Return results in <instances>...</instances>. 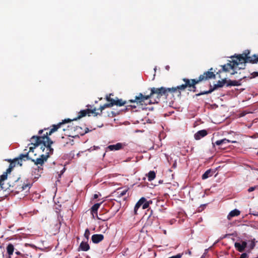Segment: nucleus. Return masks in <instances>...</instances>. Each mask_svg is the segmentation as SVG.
<instances>
[{"instance_id":"1","label":"nucleus","mask_w":258,"mask_h":258,"mask_svg":"<svg viewBox=\"0 0 258 258\" xmlns=\"http://www.w3.org/2000/svg\"><path fill=\"white\" fill-rule=\"evenodd\" d=\"M213 68H211L208 71L204 72L202 75H200L198 79H188L186 78L183 79L184 82V84L177 86L175 87L166 88L167 95L169 94L172 95H176L178 97L181 96V91H184L186 88H188V90L194 92H197L196 84L201 82L206 81L210 79H215V71L213 72Z\"/></svg>"},{"instance_id":"2","label":"nucleus","mask_w":258,"mask_h":258,"mask_svg":"<svg viewBox=\"0 0 258 258\" xmlns=\"http://www.w3.org/2000/svg\"><path fill=\"white\" fill-rule=\"evenodd\" d=\"M69 121H70L69 119H64L57 124L52 125V127L50 129L49 132H46V133L44 134L43 136H33L31 139L32 142L31 144L34 146L30 147L29 148V150L28 152L29 154L30 152H33L34 149L36 147L41 144L43 145V146H42L41 148L42 149L43 151H44L45 147H46L47 151H49L50 153H53V149L51 147V145L53 144V142L48 136H50L53 133L56 131L60 127H63L64 124Z\"/></svg>"},{"instance_id":"3","label":"nucleus","mask_w":258,"mask_h":258,"mask_svg":"<svg viewBox=\"0 0 258 258\" xmlns=\"http://www.w3.org/2000/svg\"><path fill=\"white\" fill-rule=\"evenodd\" d=\"M238 55L239 54H237L236 56H233V58H236V59H233L232 61H229V63L222 66V70H219L217 72V74H219L222 72H229L230 70H232L233 72L231 74L234 75L237 73V70L243 69L244 68L239 67V65H242L244 62H240L239 61L238 59Z\"/></svg>"},{"instance_id":"4","label":"nucleus","mask_w":258,"mask_h":258,"mask_svg":"<svg viewBox=\"0 0 258 258\" xmlns=\"http://www.w3.org/2000/svg\"><path fill=\"white\" fill-rule=\"evenodd\" d=\"M150 90L151 91L150 93L151 100H154V102H152V103H158L162 97H165L166 98H167L168 96L167 88L165 87H153L151 88Z\"/></svg>"},{"instance_id":"5","label":"nucleus","mask_w":258,"mask_h":258,"mask_svg":"<svg viewBox=\"0 0 258 258\" xmlns=\"http://www.w3.org/2000/svg\"><path fill=\"white\" fill-rule=\"evenodd\" d=\"M250 50H245L242 54H239L238 59L240 62H244V63H256L258 62V55L253 54L250 55Z\"/></svg>"},{"instance_id":"6","label":"nucleus","mask_w":258,"mask_h":258,"mask_svg":"<svg viewBox=\"0 0 258 258\" xmlns=\"http://www.w3.org/2000/svg\"><path fill=\"white\" fill-rule=\"evenodd\" d=\"M146 102H148V104L152 103L150 94L146 95H143L141 93H139L135 96L134 99H131L128 100V102L136 103L138 105H143V104H147Z\"/></svg>"},{"instance_id":"7","label":"nucleus","mask_w":258,"mask_h":258,"mask_svg":"<svg viewBox=\"0 0 258 258\" xmlns=\"http://www.w3.org/2000/svg\"><path fill=\"white\" fill-rule=\"evenodd\" d=\"M96 108H94L92 109L87 108L84 110H82L79 112L78 116L76 118L73 119V120L70 119V121L65 123L63 125V127H61V128H62V130L63 131H66L67 129L64 126L66 123L71 122L72 120H76L77 119H80L81 118L85 116L86 115H88L89 116H90L91 113H92L94 116H96L98 115L99 113L98 112H96ZM69 119L70 120V119Z\"/></svg>"},{"instance_id":"8","label":"nucleus","mask_w":258,"mask_h":258,"mask_svg":"<svg viewBox=\"0 0 258 258\" xmlns=\"http://www.w3.org/2000/svg\"><path fill=\"white\" fill-rule=\"evenodd\" d=\"M26 153H28V159H27V160H31L32 162H34L36 165L42 166L44 162H46L49 157L50 155L52 154L53 153H50V152L48 151L46 154H42L40 155L39 158H37L36 159H32L29 156L28 152H27Z\"/></svg>"},{"instance_id":"9","label":"nucleus","mask_w":258,"mask_h":258,"mask_svg":"<svg viewBox=\"0 0 258 258\" xmlns=\"http://www.w3.org/2000/svg\"><path fill=\"white\" fill-rule=\"evenodd\" d=\"M27 158L28 153L21 154L17 158L14 159L13 160H10V164L9 167L13 169L16 165L21 166L23 164V162L27 161Z\"/></svg>"},{"instance_id":"10","label":"nucleus","mask_w":258,"mask_h":258,"mask_svg":"<svg viewBox=\"0 0 258 258\" xmlns=\"http://www.w3.org/2000/svg\"><path fill=\"white\" fill-rule=\"evenodd\" d=\"M226 80L225 79L222 80V81H219L217 84L214 85L213 88H211L208 91H205L203 92H201L200 93L197 94L196 95L197 96H201L202 95L210 94V93H212L214 90L216 89L217 88L223 87L224 86V85L226 83Z\"/></svg>"},{"instance_id":"11","label":"nucleus","mask_w":258,"mask_h":258,"mask_svg":"<svg viewBox=\"0 0 258 258\" xmlns=\"http://www.w3.org/2000/svg\"><path fill=\"white\" fill-rule=\"evenodd\" d=\"M247 243L245 241H241V243L236 242L234 243L235 249L239 252H243L247 247Z\"/></svg>"},{"instance_id":"12","label":"nucleus","mask_w":258,"mask_h":258,"mask_svg":"<svg viewBox=\"0 0 258 258\" xmlns=\"http://www.w3.org/2000/svg\"><path fill=\"white\" fill-rule=\"evenodd\" d=\"M208 134V132L206 130H202L199 131L194 135V138L196 140H200L202 138L206 136Z\"/></svg>"},{"instance_id":"13","label":"nucleus","mask_w":258,"mask_h":258,"mask_svg":"<svg viewBox=\"0 0 258 258\" xmlns=\"http://www.w3.org/2000/svg\"><path fill=\"white\" fill-rule=\"evenodd\" d=\"M92 241L94 243H98L104 239V235L101 234H95L92 236Z\"/></svg>"},{"instance_id":"14","label":"nucleus","mask_w":258,"mask_h":258,"mask_svg":"<svg viewBox=\"0 0 258 258\" xmlns=\"http://www.w3.org/2000/svg\"><path fill=\"white\" fill-rule=\"evenodd\" d=\"M146 202V198L144 197L141 198L138 202L136 203L134 208V213L137 214V211L138 209L141 207L143 206L144 203Z\"/></svg>"},{"instance_id":"15","label":"nucleus","mask_w":258,"mask_h":258,"mask_svg":"<svg viewBox=\"0 0 258 258\" xmlns=\"http://www.w3.org/2000/svg\"><path fill=\"white\" fill-rule=\"evenodd\" d=\"M123 144L121 143H118L115 145H111L108 146V149L110 151L118 150L122 149Z\"/></svg>"},{"instance_id":"16","label":"nucleus","mask_w":258,"mask_h":258,"mask_svg":"<svg viewBox=\"0 0 258 258\" xmlns=\"http://www.w3.org/2000/svg\"><path fill=\"white\" fill-rule=\"evenodd\" d=\"M90 249V246L87 242L82 241L79 246V250L87 251Z\"/></svg>"},{"instance_id":"17","label":"nucleus","mask_w":258,"mask_h":258,"mask_svg":"<svg viewBox=\"0 0 258 258\" xmlns=\"http://www.w3.org/2000/svg\"><path fill=\"white\" fill-rule=\"evenodd\" d=\"M240 211L237 209H234L231 211L227 216V219L230 220L232 217L238 216L240 215Z\"/></svg>"},{"instance_id":"18","label":"nucleus","mask_w":258,"mask_h":258,"mask_svg":"<svg viewBox=\"0 0 258 258\" xmlns=\"http://www.w3.org/2000/svg\"><path fill=\"white\" fill-rule=\"evenodd\" d=\"M102 203L95 204L91 209V212L94 216V214L97 215V211Z\"/></svg>"},{"instance_id":"19","label":"nucleus","mask_w":258,"mask_h":258,"mask_svg":"<svg viewBox=\"0 0 258 258\" xmlns=\"http://www.w3.org/2000/svg\"><path fill=\"white\" fill-rule=\"evenodd\" d=\"M97 218L99 220H102L103 221H105L108 220L110 217L107 216L105 215V213H103V211H101L99 213V216L96 215Z\"/></svg>"},{"instance_id":"20","label":"nucleus","mask_w":258,"mask_h":258,"mask_svg":"<svg viewBox=\"0 0 258 258\" xmlns=\"http://www.w3.org/2000/svg\"><path fill=\"white\" fill-rule=\"evenodd\" d=\"M230 142H232V143H235L236 142L235 141H231L229 140H227L226 139H223L222 140H218L217 141L215 142V144L218 145V146H220V145H222L223 144H226L227 143H229Z\"/></svg>"},{"instance_id":"21","label":"nucleus","mask_w":258,"mask_h":258,"mask_svg":"<svg viewBox=\"0 0 258 258\" xmlns=\"http://www.w3.org/2000/svg\"><path fill=\"white\" fill-rule=\"evenodd\" d=\"M128 102L125 101H123L122 99H117V100H115L114 102H113V106L116 105L118 106H122L125 104H127Z\"/></svg>"},{"instance_id":"22","label":"nucleus","mask_w":258,"mask_h":258,"mask_svg":"<svg viewBox=\"0 0 258 258\" xmlns=\"http://www.w3.org/2000/svg\"><path fill=\"white\" fill-rule=\"evenodd\" d=\"M213 171L212 169H210L207 170L202 176V179H206L209 177H211L213 175Z\"/></svg>"},{"instance_id":"23","label":"nucleus","mask_w":258,"mask_h":258,"mask_svg":"<svg viewBox=\"0 0 258 258\" xmlns=\"http://www.w3.org/2000/svg\"><path fill=\"white\" fill-rule=\"evenodd\" d=\"M241 85L240 80L236 81V80H229L227 82V86H238Z\"/></svg>"},{"instance_id":"24","label":"nucleus","mask_w":258,"mask_h":258,"mask_svg":"<svg viewBox=\"0 0 258 258\" xmlns=\"http://www.w3.org/2000/svg\"><path fill=\"white\" fill-rule=\"evenodd\" d=\"M146 176L148 177V180L151 181L155 178L156 173L154 171H150L148 174H146Z\"/></svg>"},{"instance_id":"25","label":"nucleus","mask_w":258,"mask_h":258,"mask_svg":"<svg viewBox=\"0 0 258 258\" xmlns=\"http://www.w3.org/2000/svg\"><path fill=\"white\" fill-rule=\"evenodd\" d=\"M7 252L9 255L10 256L12 255L14 250V247L12 244L10 243L8 245L7 247Z\"/></svg>"},{"instance_id":"26","label":"nucleus","mask_w":258,"mask_h":258,"mask_svg":"<svg viewBox=\"0 0 258 258\" xmlns=\"http://www.w3.org/2000/svg\"><path fill=\"white\" fill-rule=\"evenodd\" d=\"M127 192V190H120L119 189H118V190L115 192V196L117 198H121L123 196H124Z\"/></svg>"},{"instance_id":"27","label":"nucleus","mask_w":258,"mask_h":258,"mask_svg":"<svg viewBox=\"0 0 258 258\" xmlns=\"http://www.w3.org/2000/svg\"><path fill=\"white\" fill-rule=\"evenodd\" d=\"M8 175L7 174V173H4V174L1 175V178H0V187L2 189H4V187H3V185L4 184L3 181L6 180L7 178Z\"/></svg>"},{"instance_id":"28","label":"nucleus","mask_w":258,"mask_h":258,"mask_svg":"<svg viewBox=\"0 0 258 258\" xmlns=\"http://www.w3.org/2000/svg\"><path fill=\"white\" fill-rule=\"evenodd\" d=\"M28 187H29L28 184L23 183L22 184L18 185L17 187H16V189L18 190V191H21L26 189Z\"/></svg>"},{"instance_id":"29","label":"nucleus","mask_w":258,"mask_h":258,"mask_svg":"<svg viewBox=\"0 0 258 258\" xmlns=\"http://www.w3.org/2000/svg\"><path fill=\"white\" fill-rule=\"evenodd\" d=\"M255 239H254L253 240H252L250 243V244L248 246V249L247 250V252L248 253H250L251 251V250H252L254 247H255V244L254 242Z\"/></svg>"},{"instance_id":"30","label":"nucleus","mask_w":258,"mask_h":258,"mask_svg":"<svg viewBox=\"0 0 258 258\" xmlns=\"http://www.w3.org/2000/svg\"><path fill=\"white\" fill-rule=\"evenodd\" d=\"M151 204H152V201L151 200L148 201L146 199V202L144 203V204L142 206L143 209H146L148 208L149 207V205Z\"/></svg>"},{"instance_id":"31","label":"nucleus","mask_w":258,"mask_h":258,"mask_svg":"<svg viewBox=\"0 0 258 258\" xmlns=\"http://www.w3.org/2000/svg\"><path fill=\"white\" fill-rule=\"evenodd\" d=\"M90 231L88 229H86L85 230V233H84V237L85 238H86V239L87 240L89 239V236H90Z\"/></svg>"},{"instance_id":"32","label":"nucleus","mask_w":258,"mask_h":258,"mask_svg":"<svg viewBox=\"0 0 258 258\" xmlns=\"http://www.w3.org/2000/svg\"><path fill=\"white\" fill-rule=\"evenodd\" d=\"M136 108V106L135 105H126V110H132V109H135Z\"/></svg>"},{"instance_id":"33","label":"nucleus","mask_w":258,"mask_h":258,"mask_svg":"<svg viewBox=\"0 0 258 258\" xmlns=\"http://www.w3.org/2000/svg\"><path fill=\"white\" fill-rule=\"evenodd\" d=\"M106 99L107 101L109 102V103H113V102H114L115 100L114 99L111 98L110 97V94L109 96H106Z\"/></svg>"},{"instance_id":"34","label":"nucleus","mask_w":258,"mask_h":258,"mask_svg":"<svg viewBox=\"0 0 258 258\" xmlns=\"http://www.w3.org/2000/svg\"><path fill=\"white\" fill-rule=\"evenodd\" d=\"M258 188V185H256V186H252V187H250L247 191L249 192H250L253 190H254L255 189L257 188Z\"/></svg>"},{"instance_id":"35","label":"nucleus","mask_w":258,"mask_h":258,"mask_svg":"<svg viewBox=\"0 0 258 258\" xmlns=\"http://www.w3.org/2000/svg\"><path fill=\"white\" fill-rule=\"evenodd\" d=\"M247 253V251L246 252L242 253L239 258H248V256Z\"/></svg>"},{"instance_id":"36","label":"nucleus","mask_w":258,"mask_h":258,"mask_svg":"<svg viewBox=\"0 0 258 258\" xmlns=\"http://www.w3.org/2000/svg\"><path fill=\"white\" fill-rule=\"evenodd\" d=\"M103 105H104V107H105V108L111 107L113 106V103H105Z\"/></svg>"},{"instance_id":"37","label":"nucleus","mask_w":258,"mask_h":258,"mask_svg":"<svg viewBox=\"0 0 258 258\" xmlns=\"http://www.w3.org/2000/svg\"><path fill=\"white\" fill-rule=\"evenodd\" d=\"M105 109V107H104V105H101L100 106V107H99V108L98 109V110H100V112H98L99 114H98V115H102V111Z\"/></svg>"},{"instance_id":"38","label":"nucleus","mask_w":258,"mask_h":258,"mask_svg":"<svg viewBox=\"0 0 258 258\" xmlns=\"http://www.w3.org/2000/svg\"><path fill=\"white\" fill-rule=\"evenodd\" d=\"M252 77L250 78H254L258 77V72H254L251 74Z\"/></svg>"},{"instance_id":"39","label":"nucleus","mask_w":258,"mask_h":258,"mask_svg":"<svg viewBox=\"0 0 258 258\" xmlns=\"http://www.w3.org/2000/svg\"><path fill=\"white\" fill-rule=\"evenodd\" d=\"M182 253H178L175 255L169 257L168 258H181L182 256Z\"/></svg>"},{"instance_id":"40","label":"nucleus","mask_w":258,"mask_h":258,"mask_svg":"<svg viewBox=\"0 0 258 258\" xmlns=\"http://www.w3.org/2000/svg\"><path fill=\"white\" fill-rule=\"evenodd\" d=\"M12 169L13 168H12V167H9V168L7 169L6 172L5 173H7V174L8 175V173H10L12 171Z\"/></svg>"},{"instance_id":"41","label":"nucleus","mask_w":258,"mask_h":258,"mask_svg":"<svg viewBox=\"0 0 258 258\" xmlns=\"http://www.w3.org/2000/svg\"><path fill=\"white\" fill-rule=\"evenodd\" d=\"M184 253L185 254H188L189 255H190L191 254V252L190 250H189V249H187V250L185 251Z\"/></svg>"},{"instance_id":"42","label":"nucleus","mask_w":258,"mask_h":258,"mask_svg":"<svg viewBox=\"0 0 258 258\" xmlns=\"http://www.w3.org/2000/svg\"><path fill=\"white\" fill-rule=\"evenodd\" d=\"M46 130V128H44V130H39V132H38V134L39 135L43 133V131L44 130Z\"/></svg>"},{"instance_id":"43","label":"nucleus","mask_w":258,"mask_h":258,"mask_svg":"<svg viewBox=\"0 0 258 258\" xmlns=\"http://www.w3.org/2000/svg\"><path fill=\"white\" fill-rule=\"evenodd\" d=\"M93 197L95 199H97L98 198V195L97 194H94Z\"/></svg>"},{"instance_id":"44","label":"nucleus","mask_w":258,"mask_h":258,"mask_svg":"<svg viewBox=\"0 0 258 258\" xmlns=\"http://www.w3.org/2000/svg\"><path fill=\"white\" fill-rule=\"evenodd\" d=\"M165 68H166V69L167 70H168H168H169V69H170V67H169V66H166V67H165Z\"/></svg>"},{"instance_id":"45","label":"nucleus","mask_w":258,"mask_h":258,"mask_svg":"<svg viewBox=\"0 0 258 258\" xmlns=\"http://www.w3.org/2000/svg\"><path fill=\"white\" fill-rule=\"evenodd\" d=\"M16 253L17 254V255H19L20 254V252L19 251H16Z\"/></svg>"},{"instance_id":"46","label":"nucleus","mask_w":258,"mask_h":258,"mask_svg":"<svg viewBox=\"0 0 258 258\" xmlns=\"http://www.w3.org/2000/svg\"><path fill=\"white\" fill-rule=\"evenodd\" d=\"M253 215L258 217V213H257L256 214H254Z\"/></svg>"},{"instance_id":"47","label":"nucleus","mask_w":258,"mask_h":258,"mask_svg":"<svg viewBox=\"0 0 258 258\" xmlns=\"http://www.w3.org/2000/svg\"><path fill=\"white\" fill-rule=\"evenodd\" d=\"M87 106L88 107H91V105H87Z\"/></svg>"}]
</instances>
